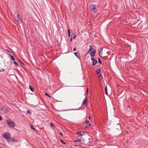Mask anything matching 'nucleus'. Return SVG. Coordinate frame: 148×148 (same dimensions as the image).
<instances>
[{
	"mask_svg": "<svg viewBox=\"0 0 148 148\" xmlns=\"http://www.w3.org/2000/svg\"><path fill=\"white\" fill-rule=\"evenodd\" d=\"M76 50V48L75 47H74L73 48V51H75Z\"/></svg>",
	"mask_w": 148,
	"mask_h": 148,
	"instance_id": "7c9ffc66",
	"label": "nucleus"
},
{
	"mask_svg": "<svg viewBox=\"0 0 148 148\" xmlns=\"http://www.w3.org/2000/svg\"><path fill=\"white\" fill-rule=\"evenodd\" d=\"M5 71V70L3 69H0V72H2V71Z\"/></svg>",
	"mask_w": 148,
	"mask_h": 148,
	"instance_id": "412c9836",
	"label": "nucleus"
},
{
	"mask_svg": "<svg viewBox=\"0 0 148 148\" xmlns=\"http://www.w3.org/2000/svg\"><path fill=\"white\" fill-rule=\"evenodd\" d=\"M89 8L90 10L92 11L95 12H97V9L96 8V5L91 4L89 6Z\"/></svg>",
	"mask_w": 148,
	"mask_h": 148,
	"instance_id": "7ed1b4c3",
	"label": "nucleus"
},
{
	"mask_svg": "<svg viewBox=\"0 0 148 148\" xmlns=\"http://www.w3.org/2000/svg\"><path fill=\"white\" fill-rule=\"evenodd\" d=\"M74 142H81V139H77V140H74Z\"/></svg>",
	"mask_w": 148,
	"mask_h": 148,
	"instance_id": "f3484780",
	"label": "nucleus"
},
{
	"mask_svg": "<svg viewBox=\"0 0 148 148\" xmlns=\"http://www.w3.org/2000/svg\"><path fill=\"white\" fill-rule=\"evenodd\" d=\"M89 140L86 141V145L90 146L92 145H94L95 142L92 140V139H88Z\"/></svg>",
	"mask_w": 148,
	"mask_h": 148,
	"instance_id": "39448f33",
	"label": "nucleus"
},
{
	"mask_svg": "<svg viewBox=\"0 0 148 148\" xmlns=\"http://www.w3.org/2000/svg\"><path fill=\"white\" fill-rule=\"evenodd\" d=\"M98 61H99V63L100 64H102V62H101L100 59L99 58H98Z\"/></svg>",
	"mask_w": 148,
	"mask_h": 148,
	"instance_id": "aec40b11",
	"label": "nucleus"
},
{
	"mask_svg": "<svg viewBox=\"0 0 148 148\" xmlns=\"http://www.w3.org/2000/svg\"><path fill=\"white\" fill-rule=\"evenodd\" d=\"M9 111V109L5 107L1 108L0 109V112L2 114L7 113Z\"/></svg>",
	"mask_w": 148,
	"mask_h": 148,
	"instance_id": "20e7f679",
	"label": "nucleus"
},
{
	"mask_svg": "<svg viewBox=\"0 0 148 148\" xmlns=\"http://www.w3.org/2000/svg\"><path fill=\"white\" fill-rule=\"evenodd\" d=\"M31 128L32 129L35 130V129L34 127L32 125H31Z\"/></svg>",
	"mask_w": 148,
	"mask_h": 148,
	"instance_id": "5701e85b",
	"label": "nucleus"
},
{
	"mask_svg": "<svg viewBox=\"0 0 148 148\" xmlns=\"http://www.w3.org/2000/svg\"><path fill=\"white\" fill-rule=\"evenodd\" d=\"M60 141L61 142H62L63 144L65 145L66 144V143L64 142L62 139H61Z\"/></svg>",
	"mask_w": 148,
	"mask_h": 148,
	"instance_id": "4be33fe9",
	"label": "nucleus"
},
{
	"mask_svg": "<svg viewBox=\"0 0 148 148\" xmlns=\"http://www.w3.org/2000/svg\"><path fill=\"white\" fill-rule=\"evenodd\" d=\"M68 34L69 36V37H70V34H71V33H68Z\"/></svg>",
	"mask_w": 148,
	"mask_h": 148,
	"instance_id": "72a5a7b5",
	"label": "nucleus"
},
{
	"mask_svg": "<svg viewBox=\"0 0 148 148\" xmlns=\"http://www.w3.org/2000/svg\"><path fill=\"white\" fill-rule=\"evenodd\" d=\"M94 36L95 37H97V35L96 34H95L94 35Z\"/></svg>",
	"mask_w": 148,
	"mask_h": 148,
	"instance_id": "f704fd0d",
	"label": "nucleus"
},
{
	"mask_svg": "<svg viewBox=\"0 0 148 148\" xmlns=\"http://www.w3.org/2000/svg\"><path fill=\"white\" fill-rule=\"evenodd\" d=\"M29 89L32 91H34V88L31 86L29 85Z\"/></svg>",
	"mask_w": 148,
	"mask_h": 148,
	"instance_id": "4468645a",
	"label": "nucleus"
},
{
	"mask_svg": "<svg viewBox=\"0 0 148 148\" xmlns=\"http://www.w3.org/2000/svg\"><path fill=\"white\" fill-rule=\"evenodd\" d=\"M10 57H11V58L12 59V60H15L14 58V57H13V56H12L11 55Z\"/></svg>",
	"mask_w": 148,
	"mask_h": 148,
	"instance_id": "6ab92c4d",
	"label": "nucleus"
},
{
	"mask_svg": "<svg viewBox=\"0 0 148 148\" xmlns=\"http://www.w3.org/2000/svg\"><path fill=\"white\" fill-rule=\"evenodd\" d=\"M75 56L78 59L80 58V55L79 53H78L77 52H75L74 53Z\"/></svg>",
	"mask_w": 148,
	"mask_h": 148,
	"instance_id": "9b49d317",
	"label": "nucleus"
},
{
	"mask_svg": "<svg viewBox=\"0 0 148 148\" xmlns=\"http://www.w3.org/2000/svg\"><path fill=\"white\" fill-rule=\"evenodd\" d=\"M7 142L9 143H12L13 142H15L17 143L18 142V140H15L14 139H6Z\"/></svg>",
	"mask_w": 148,
	"mask_h": 148,
	"instance_id": "1a4fd4ad",
	"label": "nucleus"
},
{
	"mask_svg": "<svg viewBox=\"0 0 148 148\" xmlns=\"http://www.w3.org/2000/svg\"><path fill=\"white\" fill-rule=\"evenodd\" d=\"M27 113H28V114H29V113L30 114V113H31V112L29 110H27Z\"/></svg>",
	"mask_w": 148,
	"mask_h": 148,
	"instance_id": "b1692460",
	"label": "nucleus"
},
{
	"mask_svg": "<svg viewBox=\"0 0 148 148\" xmlns=\"http://www.w3.org/2000/svg\"><path fill=\"white\" fill-rule=\"evenodd\" d=\"M98 77L99 78H101V79H103V76H102V74H100L98 76Z\"/></svg>",
	"mask_w": 148,
	"mask_h": 148,
	"instance_id": "dca6fc26",
	"label": "nucleus"
},
{
	"mask_svg": "<svg viewBox=\"0 0 148 148\" xmlns=\"http://www.w3.org/2000/svg\"><path fill=\"white\" fill-rule=\"evenodd\" d=\"M76 35H74L73 36V38L74 39H75L76 38Z\"/></svg>",
	"mask_w": 148,
	"mask_h": 148,
	"instance_id": "c85d7f7f",
	"label": "nucleus"
},
{
	"mask_svg": "<svg viewBox=\"0 0 148 148\" xmlns=\"http://www.w3.org/2000/svg\"><path fill=\"white\" fill-rule=\"evenodd\" d=\"M2 117L0 115V121L2 120Z\"/></svg>",
	"mask_w": 148,
	"mask_h": 148,
	"instance_id": "c756f323",
	"label": "nucleus"
},
{
	"mask_svg": "<svg viewBox=\"0 0 148 148\" xmlns=\"http://www.w3.org/2000/svg\"><path fill=\"white\" fill-rule=\"evenodd\" d=\"M68 33H70V29H69L68 30Z\"/></svg>",
	"mask_w": 148,
	"mask_h": 148,
	"instance_id": "bb28decb",
	"label": "nucleus"
},
{
	"mask_svg": "<svg viewBox=\"0 0 148 148\" xmlns=\"http://www.w3.org/2000/svg\"><path fill=\"white\" fill-rule=\"evenodd\" d=\"M72 38H71L70 40V41L71 42L72 41Z\"/></svg>",
	"mask_w": 148,
	"mask_h": 148,
	"instance_id": "473e14b6",
	"label": "nucleus"
},
{
	"mask_svg": "<svg viewBox=\"0 0 148 148\" xmlns=\"http://www.w3.org/2000/svg\"><path fill=\"white\" fill-rule=\"evenodd\" d=\"M88 88H87V90H86V92H87V93H88Z\"/></svg>",
	"mask_w": 148,
	"mask_h": 148,
	"instance_id": "2f4dec72",
	"label": "nucleus"
},
{
	"mask_svg": "<svg viewBox=\"0 0 148 148\" xmlns=\"http://www.w3.org/2000/svg\"><path fill=\"white\" fill-rule=\"evenodd\" d=\"M2 136L3 138H5V139H9L10 136V134L8 133L5 132L3 133L2 134Z\"/></svg>",
	"mask_w": 148,
	"mask_h": 148,
	"instance_id": "0eeeda50",
	"label": "nucleus"
},
{
	"mask_svg": "<svg viewBox=\"0 0 148 148\" xmlns=\"http://www.w3.org/2000/svg\"><path fill=\"white\" fill-rule=\"evenodd\" d=\"M0 148H3L1 147H0Z\"/></svg>",
	"mask_w": 148,
	"mask_h": 148,
	"instance_id": "a19ab883",
	"label": "nucleus"
},
{
	"mask_svg": "<svg viewBox=\"0 0 148 148\" xmlns=\"http://www.w3.org/2000/svg\"><path fill=\"white\" fill-rule=\"evenodd\" d=\"M14 63V64H15L16 65V66H18V64L15 61H14L13 62Z\"/></svg>",
	"mask_w": 148,
	"mask_h": 148,
	"instance_id": "a878e982",
	"label": "nucleus"
},
{
	"mask_svg": "<svg viewBox=\"0 0 148 148\" xmlns=\"http://www.w3.org/2000/svg\"><path fill=\"white\" fill-rule=\"evenodd\" d=\"M83 103L85 106H86L87 104V98H85L83 101Z\"/></svg>",
	"mask_w": 148,
	"mask_h": 148,
	"instance_id": "9d476101",
	"label": "nucleus"
},
{
	"mask_svg": "<svg viewBox=\"0 0 148 148\" xmlns=\"http://www.w3.org/2000/svg\"><path fill=\"white\" fill-rule=\"evenodd\" d=\"M7 123L10 127H14L15 126V123L11 120H7Z\"/></svg>",
	"mask_w": 148,
	"mask_h": 148,
	"instance_id": "f03ea898",
	"label": "nucleus"
},
{
	"mask_svg": "<svg viewBox=\"0 0 148 148\" xmlns=\"http://www.w3.org/2000/svg\"><path fill=\"white\" fill-rule=\"evenodd\" d=\"M88 127V126H86V127Z\"/></svg>",
	"mask_w": 148,
	"mask_h": 148,
	"instance_id": "ea45409f",
	"label": "nucleus"
},
{
	"mask_svg": "<svg viewBox=\"0 0 148 148\" xmlns=\"http://www.w3.org/2000/svg\"><path fill=\"white\" fill-rule=\"evenodd\" d=\"M101 71V70L100 69H97V70H96V72L97 74H99Z\"/></svg>",
	"mask_w": 148,
	"mask_h": 148,
	"instance_id": "2eb2a0df",
	"label": "nucleus"
},
{
	"mask_svg": "<svg viewBox=\"0 0 148 148\" xmlns=\"http://www.w3.org/2000/svg\"><path fill=\"white\" fill-rule=\"evenodd\" d=\"M19 14L16 15V16H14V18L16 20L18 23L21 24L22 22V20L19 18Z\"/></svg>",
	"mask_w": 148,
	"mask_h": 148,
	"instance_id": "423d86ee",
	"label": "nucleus"
},
{
	"mask_svg": "<svg viewBox=\"0 0 148 148\" xmlns=\"http://www.w3.org/2000/svg\"><path fill=\"white\" fill-rule=\"evenodd\" d=\"M88 118V119H87V118H86V120L85 122L86 123H88L89 122V120H90V115H89Z\"/></svg>",
	"mask_w": 148,
	"mask_h": 148,
	"instance_id": "ddd939ff",
	"label": "nucleus"
},
{
	"mask_svg": "<svg viewBox=\"0 0 148 148\" xmlns=\"http://www.w3.org/2000/svg\"><path fill=\"white\" fill-rule=\"evenodd\" d=\"M6 50L8 51V52H9V53H10V52H9V51L8 50V49H7Z\"/></svg>",
	"mask_w": 148,
	"mask_h": 148,
	"instance_id": "e433bc0d",
	"label": "nucleus"
},
{
	"mask_svg": "<svg viewBox=\"0 0 148 148\" xmlns=\"http://www.w3.org/2000/svg\"><path fill=\"white\" fill-rule=\"evenodd\" d=\"M76 134H78L80 135L81 136H82L84 134V133L83 132H82V131H79L78 132H77L76 133Z\"/></svg>",
	"mask_w": 148,
	"mask_h": 148,
	"instance_id": "f8f14e48",
	"label": "nucleus"
},
{
	"mask_svg": "<svg viewBox=\"0 0 148 148\" xmlns=\"http://www.w3.org/2000/svg\"><path fill=\"white\" fill-rule=\"evenodd\" d=\"M91 60L92 61V65L93 66H95L96 64L97 63V61L96 60L95 58L94 57H91Z\"/></svg>",
	"mask_w": 148,
	"mask_h": 148,
	"instance_id": "6e6552de",
	"label": "nucleus"
},
{
	"mask_svg": "<svg viewBox=\"0 0 148 148\" xmlns=\"http://www.w3.org/2000/svg\"><path fill=\"white\" fill-rule=\"evenodd\" d=\"M89 126H90V124H89L88 125Z\"/></svg>",
	"mask_w": 148,
	"mask_h": 148,
	"instance_id": "58836bf2",
	"label": "nucleus"
},
{
	"mask_svg": "<svg viewBox=\"0 0 148 148\" xmlns=\"http://www.w3.org/2000/svg\"><path fill=\"white\" fill-rule=\"evenodd\" d=\"M89 53L90 54L91 57H94L96 53L95 50L93 48V46L91 45H89Z\"/></svg>",
	"mask_w": 148,
	"mask_h": 148,
	"instance_id": "f257e3e1",
	"label": "nucleus"
},
{
	"mask_svg": "<svg viewBox=\"0 0 148 148\" xmlns=\"http://www.w3.org/2000/svg\"><path fill=\"white\" fill-rule=\"evenodd\" d=\"M60 134L62 135V134L61 132H60Z\"/></svg>",
	"mask_w": 148,
	"mask_h": 148,
	"instance_id": "4c0bfd02",
	"label": "nucleus"
},
{
	"mask_svg": "<svg viewBox=\"0 0 148 148\" xmlns=\"http://www.w3.org/2000/svg\"><path fill=\"white\" fill-rule=\"evenodd\" d=\"M105 90L106 93V94H108L107 88V87L106 86L105 87Z\"/></svg>",
	"mask_w": 148,
	"mask_h": 148,
	"instance_id": "a211bd4d",
	"label": "nucleus"
},
{
	"mask_svg": "<svg viewBox=\"0 0 148 148\" xmlns=\"http://www.w3.org/2000/svg\"><path fill=\"white\" fill-rule=\"evenodd\" d=\"M45 95L46 96H49L50 97H51V96L49 95L48 93H45Z\"/></svg>",
	"mask_w": 148,
	"mask_h": 148,
	"instance_id": "393cba45",
	"label": "nucleus"
},
{
	"mask_svg": "<svg viewBox=\"0 0 148 148\" xmlns=\"http://www.w3.org/2000/svg\"><path fill=\"white\" fill-rule=\"evenodd\" d=\"M50 125L51 126H53L54 127V125H53V124L51 123H50Z\"/></svg>",
	"mask_w": 148,
	"mask_h": 148,
	"instance_id": "cd10ccee",
	"label": "nucleus"
},
{
	"mask_svg": "<svg viewBox=\"0 0 148 148\" xmlns=\"http://www.w3.org/2000/svg\"><path fill=\"white\" fill-rule=\"evenodd\" d=\"M102 48H101L100 49V51H102Z\"/></svg>",
	"mask_w": 148,
	"mask_h": 148,
	"instance_id": "c9c22d12",
	"label": "nucleus"
}]
</instances>
